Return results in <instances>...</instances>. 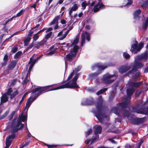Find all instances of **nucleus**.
Listing matches in <instances>:
<instances>
[{
	"instance_id": "obj_1",
	"label": "nucleus",
	"mask_w": 148,
	"mask_h": 148,
	"mask_svg": "<svg viewBox=\"0 0 148 148\" xmlns=\"http://www.w3.org/2000/svg\"><path fill=\"white\" fill-rule=\"evenodd\" d=\"M96 110H93V112L97 119L101 122H102L104 118L107 117L106 115L107 107L103 106V101L99 100L95 105Z\"/></svg>"
},
{
	"instance_id": "obj_2",
	"label": "nucleus",
	"mask_w": 148,
	"mask_h": 148,
	"mask_svg": "<svg viewBox=\"0 0 148 148\" xmlns=\"http://www.w3.org/2000/svg\"><path fill=\"white\" fill-rule=\"evenodd\" d=\"M46 87H44L39 86L38 87L35 88L32 91V93H34L37 92V93L35 94L33 98L30 97L27 100L26 104V106L24 110H25L26 108H27V110L30 107L32 102L34 101L37 97L43 93V92H45V90H47Z\"/></svg>"
},
{
	"instance_id": "obj_3",
	"label": "nucleus",
	"mask_w": 148,
	"mask_h": 148,
	"mask_svg": "<svg viewBox=\"0 0 148 148\" xmlns=\"http://www.w3.org/2000/svg\"><path fill=\"white\" fill-rule=\"evenodd\" d=\"M55 84H53L51 85H48L45 86H43L44 87H46L47 90H45V92H48L50 91H52L58 90L60 89H63L64 88H69L72 89H75L73 86L71 84V81H70L65 84L59 86H58L56 88H53L51 89L50 88V87L52 86Z\"/></svg>"
},
{
	"instance_id": "obj_4",
	"label": "nucleus",
	"mask_w": 148,
	"mask_h": 148,
	"mask_svg": "<svg viewBox=\"0 0 148 148\" xmlns=\"http://www.w3.org/2000/svg\"><path fill=\"white\" fill-rule=\"evenodd\" d=\"M130 102V99L127 98H123L122 102L117 104V106L121 107L122 109L127 108L129 107Z\"/></svg>"
},
{
	"instance_id": "obj_5",
	"label": "nucleus",
	"mask_w": 148,
	"mask_h": 148,
	"mask_svg": "<svg viewBox=\"0 0 148 148\" xmlns=\"http://www.w3.org/2000/svg\"><path fill=\"white\" fill-rule=\"evenodd\" d=\"M21 124V120H19V119L17 120L16 123H15L12 122V130L14 132H17L19 130V127Z\"/></svg>"
},
{
	"instance_id": "obj_6",
	"label": "nucleus",
	"mask_w": 148,
	"mask_h": 148,
	"mask_svg": "<svg viewBox=\"0 0 148 148\" xmlns=\"http://www.w3.org/2000/svg\"><path fill=\"white\" fill-rule=\"evenodd\" d=\"M85 35L86 36V39L88 41H89L90 40V34L87 32L86 31H85L82 33L81 34V46H82L85 43Z\"/></svg>"
},
{
	"instance_id": "obj_7",
	"label": "nucleus",
	"mask_w": 148,
	"mask_h": 148,
	"mask_svg": "<svg viewBox=\"0 0 148 148\" xmlns=\"http://www.w3.org/2000/svg\"><path fill=\"white\" fill-rule=\"evenodd\" d=\"M144 117L134 118L131 119L130 122L131 124L133 125H139L144 122Z\"/></svg>"
},
{
	"instance_id": "obj_8",
	"label": "nucleus",
	"mask_w": 148,
	"mask_h": 148,
	"mask_svg": "<svg viewBox=\"0 0 148 148\" xmlns=\"http://www.w3.org/2000/svg\"><path fill=\"white\" fill-rule=\"evenodd\" d=\"M95 101L94 99L92 97L87 98L84 101H82V104L84 106L92 105L94 103Z\"/></svg>"
},
{
	"instance_id": "obj_9",
	"label": "nucleus",
	"mask_w": 148,
	"mask_h": 148,
	"mask_svg": "<svg viewBox=\"0 0 148 148\" xmlns=\"http://www.w3.org/2000/svg\"><path fill=\"white\" fill-rule=\"evenodd\" d=\"M79 75V73L77 74L76 75L74 76L73 79L70 81L71 82H71V84L74 88H80L77 85L76 82V81L78 79Z\"/></svg>"
},
{
	"instance_id": "obj_10",
	"label": "nucleus",
	"mask_w": 148,
	"mask_h": 148,
	"mask_svg": "<svg viewBox=\"0 0 148 148\" xmlns=\"http://www.w3.org/2000/svg\"><path fill=\"white\" fill-rule=\"evenodd\" d=\"M96 67L99 68L98 71L100 70L101 71L106 68L107 67V66H103L101 65L99 63H97L92 66V70H93Z\"/></svg>"
},
{
	"instance_id": "obj_11",
	"label": "nucleus",
	"mask_w": 148,
	"mask_h": 148,
	"mask_svg": "<svg viewBox=\"0 0 148 148\" xmlns=\"http://www.w3.org/2000/svg\"><path fill=\"white\" fill-rule=\"evenodd\" d=\"M131 69L130 66H123L121 67L119 70V72L123 73L126 72L127 71L130 70Z\"/></svg>"
},
{
	"instance_id": "obj_12",
	"label": "nucleus",
	"mask_w": 148,
	"mask_h": 148,
	"mask_svg": "<svg viewBox=\"0 0 148 148\" xmlns=\"http://www.w3.org/2000/svg\"><path fill=\"white\" fill-rule=\"evenodd\" d=\"M16 64L17 62L16 61L14 60L11 61L8 65V69L10 70H13L15 67Z\"/></svg>"
},
{
	"instance_id": "obj_13",
	"label": "nucleus",
	"mask_w": 148,
	"mask_h": 148,
	"mask_svg": "<svg viewBox=\"0 0 148 148\" xmlns=\"http://www.w3.org/2000/svg\"><path fill=\"white\" fill-rule=\"evenodd\" d=\"M135 42L136 43H134L132 45L131 49L130 50V51L132 53H136L138 51H137L138 48V42L136 40Z\"/></svg>"
},
{
	"instance_id": "obj_14",
	"label": "nucleus",
	"mask_w": 148,
	"mask_h": 148,
	"mask_svg": "<svg viewBox=\"0 0 148 148\" xmlns=\"http://www.w3.org/2000/svg\"><path fill=\"white\" fill-rule=\"evenodd\" d=\"M141 11L140 9L135 10L133 13L134 18L136 19L140 18L139 15L141 13Z\"/></svg>"
},
{
	"instance_id": "obj_15",
	"label": "nucleus",
	"mask_w": 148,
	"mask_h": 148,
	"mask_svg": "<svg viewBox=\"0 0 148 148\" xmlns=\"http://www.w3.org/2000/svg\"><path fill=\"white\" fill-rule=\"evenodd\" d=\"M9 58L8 57L7 54H5L3 58V63H2L0 65L1 67L5 66L6 65L9 60Z\"/></svg>"
},
{
	"instance_id": "obj_16",
	"label": "nucleus",
	"mask_w": 148,
	"mask_h": 148,
	"mask_svg": "<svg viewBox=\"0 0 148 148\" xmlns=\"http://www.w3.org/2000/svg\"><path fill=\"white\" fill-rule=\"evenodd\" d=\"M135 89L133 87L129 88L127 90V93L129 97H131L135 92Z\"/></svg>"
},
{
	"instance_id": "obj_17",
	"label": "nucleus",
	"mask_w": 148,
	"mask_h": 148,
	"mask_svg": "<svg viewBox=\"0 0 148 148\" xmlns=\"http://www.w3.org/2000/svg\"><path fill=\"white\" fill-rule=\"evenodd\" d=\"M75 54L72 53V51H70V53L66 55V58L69 61L71 62L73 58L76 56Z\"/></svg>"
},
{
	"instance_id": "obj_18",
	"label": "nucleus",
	"mask_w": 148,
	"mask_h": 148,
	"mask_svg": "<svg viewBox=\"0 0 148 148\" xmlns=\"http://www.w3.org/2000/svg\"><path fill=\"white\" fill-rule=\"evenodd\" d=\"M101 73V71L100 70L96 72L90 73L88 75L90 79H93L97 77L99 74Z\"/></svg>"
},
{
	"instance_id": "obj_19",
	"label": "nucleus",
	"mask_w": 148,
	"mask_h": 148,
	"mask_svg": "<svg viewBox=\"0 0 148 148\" xmlns=\"http://www.w3.org/2000/svg\"><path fill=\"white\" fill-rule=\"evenodd\" d=\"M143 84L142 82L140 81L138 82H132L130 85L131 86L136 88H138Z\"/></svg>"
},
{
	"instance_id": "obj_20",
	"label": "nucleus",
	"mask_w": 148,
	"mask_h": 148,
	"mask_svg": "<svg viewBox=\"0 0 148 148\" xmlns=\"http://www.w3.org/2000/svg\"><path fill=\"white\" fill-rule=\"evenodd\" d=\"M102 130V127L100 125L98 126L95 130L94 134L95 135L100 134Z\"/></svg>"
},
{
	"instance_id": "obj_21",
	"label": "nucleus",
	"mask_w": 148,
	"mask_h": 148,
	"mask_svg": "<svg viewBox=\"0 0 148 148\" xmlns=\"http://www.w3.org/2000/svg\"><path fill=\"white\" fill-rule=\"evenodd\" d=\"M101 0H99L98 3L93 7V10L94 12H97L99 10L100 8L99 6L100 5V3L101 2Z\"/></svg>"
},
{
	"instance_id": "obj_22",
	"label": "nucleus",
	"mask_w": 148,
	"mask_h": 148,
	"mask_svg": "<svg viewBox=\"0 0 148 148\" xmlns=\"http://www.w3.org/2000/svg\"><path fill=\"white\" fill-rule=\"evenodd\" d=\"M123 115L124 117L128 118L130 116V113L129 111L126 109H123Z\"/></svg>"
},
{
	"instance_id": "obj_23",
	"label": "nucleus",
	"mask_w": 148,
	"mask_h": 148,
	"mask_svg": "<svg viewBox=\"0 0 148 148\" xmlns=\"http://www.w3.org/2000/svg\"><path fill=\"white\" fill-rule=\"evenodd\" d=\"M2 111V110H1L0 111V114L1 113ZM9 112V111L8 110L6 111L2 115L0 116V120L2 119H3L8 114Z\"/></svg>"
},
{
	"instance_id": "obj_24",
	"label": "nucleus",
	"mask_w": 148,
	"mask_h": 148,
	"mask_svg": "<svg viewBox=\"0 0 148 148\" xmlns=\"http://www.w3.org/2000/svg\"><path fill=\"white\" fill-rule=\"evenodd\" d=\"M120 110V109L116 107H113L112 108V110L113 111L115 114L118 115H119Z\"/></svg>"
},
{
	"instance_id": "obj_25",
	"label": "nucleus",
	"mask_w": 148,
	"mask_h": 148,
	"mask_svg": "<svg viewBox=\"0 0 148 148\" xmlns=\"http://www.w3.org/2000/svg\"><path fill=\"white\" fill-rule=\"evenodd\" d=\"M114 76V75H110L109 74H106L103 76V80L110 79V78L113 77Z\"/></svg>"
},
{
	"instance_id": "obj_26",
	"label": "nucleus",
	"mask_w": 148,
	"mask_h": 148,
	"mask_svg": "<svg viewBox=\"0 0 148 148\" xmlns=\"http://www.w3.org/2000/svg\"><path fill=\"white\" fill-rule=\"evenodd\" d=\"M8 101V98L6 95H3L1 98V103H4L7 102Z\"/></svg>"
},
{
	"instance_id": "obj_27",
	"label": "nucleus",
	"mask_w": 148,
	"mask_h": 148,
	"mask_svg": "<svg viewBox=\"0 0 148 148\" xmlns=\"http://www.w3.org/2000/svg\"><path fill=\"white\" fill-rule=\"evenodd\" d=\"M134 64L138 69L142 67L143 66V65L142 63L137 61L135 62L134 63Z\"/></svg>"
},
{
	"instance_id": "obj_28",
	"label": "nucleus",
	"mask_w": 148,
	"mask_h": 148,
	"mask_svg": "<svg viewBox=\"0 0 148 148\" xmlns=\"http://www.w3.org/2000/svg\"><path fill=\"white\" fill-rule=\"evenodd\" d=\"M140 105L139 104H137L135 106L132 107V111L133 112H135L137 113L138 111L139 110L138 108L139 107Z\"/></svg>"
},
{
	"instance_id": "obj_29",
	"label": "nucleus",
	"mask_w": 148,
	"mask_h": 148,
	"mask_svg": "<svg viewBox=\"0 0 148 148\" xmlns=\"http://www.w3.org/2000/svg\"><path fill=\"white\" fill-rule=\"evenodd\" d=\"M31 39L30 37H27L24 40V46H27L28 45V42H29Z\"/></svg>"
},
{
	"instance_id": "obj_30",
	"label": "nucleus",
	"mask_w": 148,
	"mask_h": 148,
	"mask_svg": "<svg viewBox=\"0 0 148 148\" xmlns=\"http://www.w3.org/2000/svg\"><path fill=\"white\" fill-rule=\"evenodd\" d=\"M79 49V47L77 45H75L73 48V51H72V53L73 52H74V54H75V55H76L78 50Z\"/></svg>"
},
{
	"instance_id": "obj_31",
	"label": "nucleus",
	"mask_w": 148,
	"mask_h": 148,
	"mask_svg": "<svg viewBox=\"0 0 148 148\" xmlns=\"http://www.w3.org/2000/svg\"><path fill=\"white\" fill-rule=\"evenodd\" d=\"M108 90L107 88H104L101 89L99 91H98L96 94L97 95H99L101 94H102L104 92H105L106 91Z\"/></svg>"
},
{
	"instance_id": "obj_32",
	"label": "nucleus",
	"mask_w": 148,
	"mask_h": 148,
	"mask_svg": "<svg viewBox=\"0 0 148 148\" xmlns=\"http://www.w3.org/2000/svg\"><path fill=\"white\" fill-rule=\"evenodd\" d=\"M23 113H22V115L20 117L19 116L18 119L19 120H21V121L22 122H24L25 120H26L27 119V116L25 115H23Z\"/></svg>"
},
{
	"instance_id": "obj_33",
	"label": "nucleus",
	"mask_w": 148,
	"mask_h": 148,
	"mask_svg": "<svg viewBox=\"0 0 148 148\" xmlns=\"http://www.w3.org/2000/svg\"><path fill=\"white\" fill-rule=\"evenodd\" d=\"M15 132H14L12 130L11 133H12V134L8 136L6 138L9 140L14 138L16 136V135L15 134Z\"/></svg>"
},
{
	"instance_id": "obj_34",
	"label": "nucleus",
	"mask_w": 148,
	"mask_h": 148,
	"mask_svg": "<svg viewBox=\"0 0 148 148\" xmlns=\"http://www.w3.org/2000/svg\"><path fill=\"white\" fill-rule=\"evenodd\" d=\"M59 16H57L53 20L51 23L50 25H52L55 23H58V20L59 18Z\"/></svg>"
},
{
	"instance_id": "obj_35",
	"label": "nucleus",
	"mask_w": 148,
	"mask_h": 148,
	"mask_svg": "<svg viewBox=\"0 0 148 148\" xmlns=\"http://www.w3.org/2000/svg\"><path fill=\"white\" fill-rule=\"evenodd\" d=\"M143 112L141 113L143 114L147 115L148 114V108L146 107H143Z\"/></svg>"
},
{
	"instance_id": "obj_36",
	"label": "nucleus",
	"mask_w": 148,
	"mask_h": 148,
	"mask_svg": "<svg viewBox=\"0 0 148 148\" xmlns=\"http://www.w3.org/2000/svg\"><path fill=\"white\" fill-rule=\"evenodd\" d=\"M138 69V68H137V67L134 64V65L133 66L132 69L131 70L129 71V72H132V73H133L134 72L136 71Z\"/></svg>"
},
{
	"instance_id": "obj_37",
	"label": "nucleus",
	"mask_w": 148,
	"mask_h": 148,
	"mask_svg": "<svg viewBox=\"0 0 148 148\" xmlns=\"http://www.w3.org/2000/svg\"><path fill=\"white\" fill-rule=\"evenodd\" d=\"M114 79H107L106 80H103V83L106 84H109L113 82H114Z\"/></svg>"
},
{
	"instance_id": "obj_38",
	"label": "nucleus",
	"mask_w": 148,
	"mask_h": 148,
	"mask_svg": "<svg viewBox=\"0 0 148 148\" xmlns=\"http://www.w3.org/2000/svg\"><path fill=\"white\" fill-rule=\"evenodd\" d=\"M92 128H90L89 129L85 132V136L86 137H87L89 136L92 132Z\"/></svg>"
},
{
	"instance_id": "obj_39",
	"label": "nucleus",
	"mask_w": 148,
	"mask_h": 148,
	"mask_svg": "<svg viewBox=\"0 0 148 148\" xmlns=\"http://www.w3.org/2000/svg\"><path fill=\"white\" fill-rule=\"evenodd\" d=\"M88 5L89 3H87L86 1H84L81 3V6L82 7H83V9L84 10L85 9L86 6Z\"/></svg>"
},
{
	"instance_id": "obj_40",
	"label": "nucleus",
	"mask_w": 148,
	"mask_h": 148,
	"mask_svg": "<svg viewBox=\"0 0 148 148\" xmlns=\"http://www.w3.org/2000/svg\"><path fill=\"white\" fill-rule=\"evenodd\" d=\"M148 58V55L147 53H145L143 55H142L140 57V59H147Z\"/></svg>"
},
{
	"instance_id": "obj_41",
	"label": "nucleus",
	"mask_w": 148,
	"mask_h": 148,
	"mask_svg": "<svg viewBox=\"0 0 148 148\" xmlns=\"http://www.w3.org/2000/svg\"><path fill=\"white\" fill-rule=\"evenodd\" d=\"M44 145L47 146L48 148H53L55 147H56L58 146L57 145H48L46 143H45Z\"/></svg>"
},
{
	"instance_id": "obj_42",
	"label": "nucleus",
	"mask_w": 148,
	"mask_h": 148,
	"mask_svg": "<svg viewBox=\"0 0 148 148\" xmlns=\"http://www.w3.org/2000/svg\"><path fill=\"white\" fill-rule=\"evenodd\" d=\"M115 96V94L114 92H113L109 96V101L110 102H111L114 99Z\"/></svg>"
},
{
	"instance_id": "obj_43",
	"label": "nucleus",
	"mask_w": 148,
	"mask_h": 148,
	"mask_svg": "<svg viewBox=\"0 0 148 148\" xmlns=\"http://www.w3.org/2000/svg\"><path fill=\"white\" fill-rule=\"evenodd\" d=\"M5 140L6 145L10 147L12 143V140H10L8 139L7 138H6Z\"/></svg>"
},
{
	"instance_id": "obj_44",
	"label": "nucleus",
	"mask_w": 148,
	"mask_h": 148,
	"mask_svg": "<svg viewBox=\"0 0 148 148\" xmlns=\"http://www.w3.org/2000/svg\"><path fill=\"white\" fill-rule=\"evenodd\" d=\"M18 94V91L17 90L13 92L12 94H11L10 95L11 99H12L13 98L17 95Z\"/></svg>"
},
{
	"instance_id": "obj_45",
	"label": "nucleus",
	"mask_w": 148,
	"mask_h": 148,
	"mask_svg": "<svg viewBox=\"0 0 148 148\" xmlns=\"http://www.w3.org/2000/svg\"><path fill=\"white\" fill-rule=\"evenodd\" d=\"M14 18V16H13L12 18L8 19L4 22L2 24V25H4V26H6L5 25H7V24L10 21H11L13 20V19Z\"/></svg>"
},
{
	"instance_id": "obj_46",
	"label": "nucleus",
	"mask_w": 148,
	"mask_h": 148,
	"mask_svg": "<svg viewBox=\"0 0 148 148\" xmlns=\"http://www.w3.org/2000/svg\"><path fill=\"white\" fill-rule=\"evenodd\" d=\"M22 53V52L21 51H18L15 54L14 56V58L16 59L18 58Z\"/></svg>"
},
{
	"instance_id": "obj_47",
	"label": "nucleus",
	"mask_w": 148,
	"mask_h": 148,
	"mask_svg": "<svg viewBox=\"0 0 148 148\" xmlns=\"http://www.w3.org/2000/svg\"><path fill=\"white\" fill-rule=\"evenodd\" d=\"M140 76V73L139 72H136L134 74V79H138Z\"/></svg>"
},
{
	"instance_id": "obj_48",
	"label": "nucleus",
	"mask_w": 148,
	"mask_h": 148,
	"mask_svg": "<svg viewBox=\"0 0 148 148\" xmlns=\"http://www.w3.org/2000/svg\"><path fill=\"white\" fill-rule=\"evenodd\" d=\"M29 81V80L28 79H26V78H25L24 79L22 83V84L23 85V87L25 86L24 88L26 86V85Z\"/></svg>"
},
{
	"instance_id": "obj_49",
	"label": "nucleus",
	"mask_w": 148,
	"mask_h": 148,
	"mask_svg": "<svg viewBox=\"0 0 148 148\" xmlns=\"http://www.w3.org/2000/svg\"><path fill=\"white\" fill-rule=\"evenodd\" d=\"M79 40V38L78 37H76L72 42V44L76 45L78 43Z\"/></svg>"
},
{
	"instance_id": "obj_50",
	"label": "nucleus",
	"mask_w": 148,
	"mask_h": 148,
	"mask_svg": "<svg viewBox=\"0 0 148 148\" xmlns=\"http://www.w3.org/2000/svg\"><path fill=\"white\" fill-rule=\"evenodd\" d=\"M143 43H140L138 45V48L137 49V51H140V49L143 47Z\"/></svg>"
},
{
	"instance_id": "obj_51",
	"label": "nucleus",
	"mask_w": 148,
	"mask_h": 148,
	"mask_svg": "<svg viewBox=\"0 0 148 148\" xmlns=\"http://www.w3.org/2000/svg\"><path fill=\"white\" fill-rule=\"evenodd\" d=\"M15 114V111H13L10 114V115L9 116V120H11L13 118L14 115Z\"/></svg>"
},
{
	"instance_id": "obj_52",
	"label": "nucleus",
	"mask_w": 148,
	"mask_h": 148,
	"mask_svg": "<svg viewBox=\"0 0 148 148\" xmlns=\"http://www.w3.org/2000/svg\"><path fill=\"white\" fill-rule=\"evenodd\" d=\"M36 61V59H35L34 60H33L32 59V58H30L29 61V62L28 64H32L33 63L34 64V65L35 64V63Z\"/></svg>"
},
{
	"instance_id": "obj_53",
	"label": "nucleus",
	"mask_w": 148,
	"mask_h": 148,
	"mask_svg": "<svg viewBox=\"0 0 148 148\" xmlns=\"http://www.w3.org/2000/svg\"><path fill=\"white\" fill-rule=\"evenodd\" d=\"M9 71L10 70H9L8 69L5 70L3 73L2 74L1 76H3L4 75H8L9 73Z\"/></svg>"
},
{
	"instance_id": "obj_54",
	"label": "nucleus",
	"mask_w": 148,
	"mask_h": 148,
	"mask_svg": "<svg viewBox=\"0 0 148 148\" xmlns=\"http://www.w3.org/2000/svg\"><path fill=\"white\" fill-rule=\"evenodd\" d=\"M23 12V9H22L16 14V16H14V18L16 17L22 15Z\"/></svg>"
},
{
	"instance_id": "obj_55",
	"label": "nucleus",
	"mask_w": 148,
	"mask_h": 148,
	"mask_svg": "<svg viewBox=\"0 0 148 148\" xmlns=\"http://www.w3.org/2000/svg\"><path fill=\"white\" fill-rule=\"evenodd\" d=\"M29 92L28 91L27 92H26L23 95V97H22V98L21 100L19 102V104H21L22 102L24 100V97H25L28 93Z\"/></svg>"
},
{
	"instance_id": "obj_56",
	"label": "nucleus",
	"mask_w": 148,
	"mask_h": 148,
	"mask_svg": "<svg viewBox=\"0 0 148 148\" xmlns=\"http://www.w3.org/2000/svg\"><path fill=\"white\" fill-rule=\"evenodd\" d=\"M78 8V7L77 5V4L75 3L73 5L71 9L74 11H75Z\"/></svg>"
},
{
	"instance_id": "obj_57",
	"label": "nucleus",
	"mask_w": 148,
	"mask_h": 148,
	"mask_svg": "<svg viewBox=\"0 0 148 148\" xmlns=\"http://www.w3.org/2000/svg\"><path fill=\"white\" fill-rule=\"evenodd\" d=\"M74 70L73 72H72L68 76V78L66 81H68L73 76V75L74 73Z\"/></svg>"
},
{
	"instance_id": "obj_58",
	"label": "nucleus",
	"mask_w": 148,
	"mask_h": 148,
	"mask_svg": "<svg viewBox=\"0 0 148 148\" xmlns=\"http://www.w3.org/2000/svg\"><path fill=\"white\" fill-rule=\"evenodd\" d=\"M47 40L45 39H43L41 41L38 42L39 44V45H40V46H42L47 41Z\"/></svg>"
},
{
	"instance_id": "obj_59",
	"label": "nucleus",
	"mask_w": 148,
	"mask_h": 148,
	"mask_svg": "<svg viewBox=\"0 0 148 148\" xmlns=\"http://www.w3.org/2000/svg\"><path fill=\"white\" fill-rule=\"evenodd\" d=\"M128 2L125 5L126 6H130L133 3V1L132 0H127Z\"/></svg>"
},
{
	"instance_id": "obj_60",
	"label": "nucleus",
	"mask_w": 148,
	"mask_h": 148,
	"mask_svg": "<svg viewBox=\"0 0 148 148\" xmlns=\"http://www.w3.org/2000/svg\"><path fill=\"white\" fill-rule=\"evenodd\" d=\"M52 33V32H49V33H48L46 35V36L45 37V38L46 39L45 40H47L51 36V35Z\"/></svg>"
},
{
	"instance_id": "obj_61",
	"label": "nucleus",
	"mask_w": 148,
	"mask_h": 148,
	"mask_svg": "<svg viewBox=\"0 0 148 148\" xmlns=\"http://www.w3.org/2000/svg\"><path fill=\"white\" fill-rule=\"evenodd\" d=\"M39 38V36L36 33L34 35L33 38L34 41H36L38 38Z\"/></svg>"
},
{
	"instance_id": "obj_62",
	"label": "nucleus",
	"mask_w": 148,
	"mask_h": 148,
	"mask_svg": "<svg viewBox=\"0 0 148 148\" xmlns=\"http://www.w3.org/2000/svg\"><path fill=\"white\" fill-rule=\"evenodd\" d=\"M18 49V48L17 47H14L12 49L11 52H12L13 53H14L17 51Z\"/></svg>"
},
{
	"instance_id": "obj_63",
	"label": "nucleus",
	"mask_w": 148,
	"mask_h": 148,
	"mask_svg": "<svg viewBox=\"0 0 148 148\" xmlns=\"http://www.w3.org/2000/svg\"><path fill=\"white\" fill-rule=\"evenodd\" d=\"M12 92V88H9L7 90V94L8 95H11V94Z\"/></svg>"
},
{
	"instance_id": "obj_64",
	"label": "nucleus",
	"mask_w": 148,
	"mask_h": 148,
	"mask_svg": "<svg viewBox=\"0 0 148 148\" xmlns=\"http://www.w3.org/2000/svg\"><path fill=\"white\" fill-rule=\"evenodd\" d=\"M148 5V1H145L143 3V4L141 5L142 7H144L145 8Z\"/></svg>"
}]
</instances>
